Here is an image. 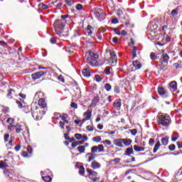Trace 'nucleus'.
Here are the masks:
<instances>
[{"mask_svg": "<svg viewBox=\"0 0 182 182\" xmlns=\"http://www.w3.org/2000/svg\"><path fill=\"white\" fill-rule=\"evenodd\" d=\"M102 144H105V146H110L112 145V141L109 139H105V141H101Z\"/></svg>", "mask_w": 182, "mask_h": 182, "instance_id": "obj_36", "label": "nucleus"}, {"mask_svg": "<svg viewBox=\"0 0 182 182\" xmlns=\"http://www.w3.org/2000/svg\"><path fill=\"white\" fill-rule=\"evenodd\" d=\"M171 16H173V18H175L176 16H177V15H178V9H175L172 10L171 12Z\"/></svg>", "mask_w": 182, "mask_h": 182, "instance_id": "obj_31", "label": "nucleus"}, {"mask_svg": "<svg viewBox=\"0 0 182 182\" xmlns=\"http://www.w3.org/2000/svg\"><path fill=\"white\" fill-rule=\"evenodd\" d=\"M87 171L89 173L90 176H93V177L97 176V172L94 171L90 168H87Z\"/></svg>", "mask_w": 182, "mask_h": 182, "instance_id": "obj_25", "label": "nucleus"}, {"mask_svg": "<svg viewBox=\"0 0 182 182\" xmlns=\"http://www.w3.org/2000/svg\"><path fill=\"white\" fill-rule=\"evenodd\" d=\"M114 107L117 109V110H120L122 107V101L120 100H116L114 102Z\"/></svg>", "mask_w": 182, "mask_h": 182, "instance_id": "obj_12", "label": "nucleus"}, {"mask_svg": "<svg viewBox=\"0 0 182 182\" xmlns=\"http://www.w3.org/2000/svg\"><path fill=\"white\" fill-rule=\"evenodd\" d=\"M16 133H21V132H23L25 130V124H20V125H17L16 127Z\"/></svg>", "mask_w": 182, "mask_h": 182, "instance_id": "obj_17", "label": "nucleus"}, {"mask_svg": "<svg viewBox=\"0 0 182 182\" xmlns=\"http://www.w3.org/2000/svg\"><path fill=\"white\" fill-rule=\"evenodd\" d=\"M168 60H170L168 55H167V53H163L159 60L160 64H157L156 68L160 69V70H163V69L166 68L167 65H168Z\"/></svg>", "mask_w": 182, "mask_h": 182, "instance_id": "obj_3", "label": "nucleus"}, {"mask_svg": "<svg viewBox=\"0 0 182 182\" xmlns=\"http://www.w3.org/2000/svg\"><path fill=\"white\" fill-rule=\"evenodd\" d=\"M110 56H111V58L112 59V60H114V62H117V55H116V52L114 51H112L110 53Z\"/></svg>", "mask_w": 182, "mask_h": 182, "instance_id": "obj_30", "label": "nucleus"}, {"mask_svg": "<svg viewBox=\"0 0 182 182\" xmlns=\"http://www.w3.org/2000/svg\"><path fill=\"white\" fill-rule=\"evenodd\" d=\"M14 150H16V151H19L21 150V144H18L15 148Z\"/></svg>", "mask_w": 182, "mask_h": 182, "instance_id": "obj_58", "label": "nucleus"}, {"mask_svg": "<svg viewBox=\"0 0 182 182\" xmlns=\"http://www.w3.org/2000/svg\"><path fill=\"white\" fill-rule=\"evenodd\" d=\"M132 140L131 139H122V144H124L127 147L130 146V144H132Z\"/></svg>", "mask_w": 182, "mask_h": 182, "instance_id": "obj_15", "label": "nucleus"}, {"mask_svg": "<svg viewBox=\"0 0 182 182\" xmlns=\"http://www.w3.org/2000/svg\"><path fill=\"white\" fill-rule=\"evenodd\" d=\"M27 154H32V147L31 146L27 147Z\"/></svg>", "mask_w": 182, "mask_h": 182, "instance_id": "obj_59", "label": "nucleus"}, {"mask_svg": "<svg viewBox=\"0 0 182 182\" xmlns=\"http://www.w3.org/2000/svg\"><path fill=\"white\" fill-rule=\"evenodd\" d=\"M130 133L132 134V136H136V134H137V129H131Z\"/></svg>", "mask_w": 182, "mask_h": 182, "instance_id": "obj_52", "label": "nucleus"}, {"mask_svg": "<svg viewBox=\"0 0 182 182\" xmlns=\"http://www.w3.org/2000/svg\"><path fill=\"white\" fill-rule=\"evenodd\" d=\"M104 87L107 92H110V90H112V85L109 83H106Z\"/></svg>", "mask_w": 182, "mask_h": 182, "instance_id": "obj_37", "label": "nucleus"}, {"mask_svg": "<svg viewBox=\"0 0 182 182\" xmlns=\"http://www.w3.org/2000/svg\"><path fill=\"white\" fill-rule=\"evenodd\" d=\"M134 150L135 151H144L145 148H144V147L139 146H137V145H134Z\"/></svg>", "mask_w": 182, "mask_h": 182, "instance_id": "obj_23", "label": "nucleus"}, {"mask_svg": "<svg viewBox=\"0 0 182 182\" xmlns=\"http://www.w3.org/2000/svg\"><path fill=\"white\" fill-rule=\"evenodd\" d=\"M91 167L93 168V170H97V168H100L102 165L100 163L97 162V161H94L91 163Z\"/></svg>", "mask_w": 182, "mask_h": 182, "instance_id": "obj_11", "label": "nucleus"}, {"mask_svg": "<svg viewBox=\"0 0 182 182\" xmlns=\"http://www.w3.org/2000/svg\"><path fill=\"white\" fill-rule=\"evenodd\" d=\"M161 146V144H160V141H158L154 146V153H157V150H159V149H160Z\"/></svg>", "mask_w": 182, "mask_h": 182, "instance_id": "obj_27", "label": "nucleus"}, {"mask_svg": "<svg viewBox=\"0 0 182 182\" xmlns=\"http://www.w3.org/2000/svg\"><path fill=\"white\" fill-rule=\"evenodd\" d=\"M85 159H87V161H88V163H90V161H93V160H95V157L93 154L90 152L86 154Z\"/></svg>", "mask_w": 182, "mask_h": 182, "instance_id": "obj_10", "label": "nucleus"}, {"mask_svg": "<svg viewBox=\"0 0 182 182\" xmlns=\"http://www.w3.org/2000/svg\"><path fill=\"white\" fill-rule=\"evenodd\" d=\"M114 92L115 93H120V87H119V86L116 85L114 88Z\"/></svg>", "mask_w": 182, "mask_h": 182, "instance_id": "obj_50", "label": "nucleus"}, {"mask_svg": "<svg viewBox=\"0 0 182 182\" xmlns=\"http://www.w3.org/2000/svg\"><path fill=\"white\" fill-rule=\"evenodd\" d=\"M133 153H134V151H133V146H132L131 148H127L125 151L126 156H130V154H133Z\"/></svg>", "mask_w": 182, "mask_h": 182, "instance_id": "obj_20", "label": "nucleus"}, {"mask_svg": "<svg viewBox=\"0 0 182 182\" xmlns=\"http://www.w3.org/2000/svg\"><path fill=\"white\" fill-rule=\"evenodd\" d=\"M87 63L90 66H92V68H96V66H99V63L96 59L92 58V57H88L87 58Z\"/></svg>", "mask_w": 182, "mask_h": 182, "instance_id": "obj_5", "label": "nucleus"}, {"mask_svg": "<svg viewBox=\"0 0 182 182\" xmlns=\"http://www.w3.org/2000/svg\"><path fill=\"white\" fill-rule=\"evenodd\" d=\"M90 58H92V59H97V58H99V55H97V54L94 53H90Z\"/></svg>", "mask_w": 182, "mask_h": 182, "instance_id": "obj_42", "label": "nucleus"}, {"mask_svg": "<svg viewBox=\"0 0 182 182\" xmlns=\"http://www.w3.org/2000/svg\"><path fill=\"white\" fill-rule=\"evenodd\" d=\"M65 2L67 5H68V6H72V5L75 4V1L73 0H65Z\"/></svg>", "mask_w": 182, "mask_h": 182, "instance_id": "obj_41", "label": "nucleus"}, {"mask_svg": "<svg viewBox=\"0 0 182 182\" xmlns=\"http://www.w3.org/2000/svg\"><path fill=\"white\" fill-rule=\"evenodd\" d=\"M161 141V144H163V146H167L168 144V136H166L162 138Z\"/></svg>", "mask_w": 182, "mask_h": 182, "instance_id": "obj_19", "label": "nucleus"}, {"mask_svg": "<svg viewBox=\"0 0 182 182\" xmlns=\"http://www.w3.org/2000/svg\"><path fill=\"white\" fill-rule=\"evenodd\" d=\"M100 100V99L99 98V96H95L92 101L90 107H95V106L97 105V103H99Z\"/></svg>", "mask_w": 182, "mask_h": 182, "instance_id": "obj_13", "label": "nucleus"}, {"mask_svg": "<svg viewBox=\"0 0 182 182\" xmlns=\"http://www.w3.org/2000/svg\"><path fill=\"white\" fill-rule=\"evenodd\" d=\"M71 107H73L74 109H77V104L75 102H72L70 105Z\"/></svg>", "mask_w": 182, "mask_h": 182, "instance_id": "obj_63", "label": "nucleus"}, {"mask_svg": "<svg viewBox=\"0 0 182 182\" xmlns=\"http://www.w3.org/2000/svg\"><path fill=\"white\" fill-rule=\"evenodd\" d=\"M50 43L55 44L56 43V38H51L50 40Z\"/></svg>", "mask_w": 182, "mask_h": 182, "instance_id": "obj_64", "label": "nucleus"}, {"mask_svg": "<svg viewBox=\"0 0 182 182\" xmlns=\"http://www.w3.org/2000/svg\"><path fill=\"white\" fill-rule=\"evenodd\" d=\"M176 144L178 146V149H182V141H177Z\"/></svg>", "mask_w": 182, "mask_h": 182, "instance_id": "obj_55", "label": "nucleus"}, {"mask_svg": "<svg viewBox=\"0 0 182 182\" xmlns=\"http://www.w3.org/2000/svg\"><path fill=\"white\" fill-rule=\"evenodd\" d=\"M158 92L162 97H168V92L164 87H159Z\"/></svg>", "mask_w": 182, "mask_h": 182, "instance_id": "obj_8", "label": "nucleus"}, {"mask_svg": "<svg viewBox=\"0 0 182 182\" xmlns=\"http://www.w3.org/2000/svg\"><path fill=\"white\" fill-rule=\"evenodd\" d=\"M86 130H87L88 132H93V127L90 125H88L86 127Z\"/></svg>", "mask_w": 182, "mask_h": 182, "instance_id": "obj_57", "label": "nucleus"}, {"mask_svg": "<svg viewBox=\"0 0 182 182\" xmlns=\"http://www.w3.org/2000/svg\"><path fill=\"white\" fill-rule=\"evenodd\" d=\"M94 14L98 21H103L105 19V11L100 8L94 9Z\"/></svg>", "mask_w": 182, "mask_h": 182, "instance_id": "obj_4", "label": "nucleus"}, {"mask_svg": "<svg viewBox=\"0 0 182 182\" xmlns=\"http://www.w3.org/2000/svg\"><path fill=\"white\" fill-rule=\"evenodd\" d=\"M80 144H83V141H77L73 142V143L71 144V147H73V149H75V147H76V146H80Z\"/></svg>", "mask_w": 182, "mask_h": 182, "instance_id": "obj_26", "label": "nucleus"}, {"mask_svg": "<svg viewBox=\"0 0 182 182\" xmlns=\"http://www.w3.org/2000/svg\"><path fill=\"white\" fill-rule=\"evenodd\" d=\"M132 65L135 68V70H138L139 69L141 68V64L140 62H139V60L133 61Z\"/></svg>", "mask_w": 182, "mask_h": 182, "instance_id": "obj_18", "label": "nucleus"}, {"mask_svg": "<svg viewBox=\"0 0 182 182\" xmlns=\"http://www.w3.org/2000/svg\"><path fill=\"white\" fill-rule=\"evenodd\" d=\"M78 151H80V153H85L86 148H85V146H80L77 148Z\"/></svg>", "mask_w": 182, "mask_h": 182, "instance_id": "obj_38", "label": "nucleus"}, {"mask_svg": "<svg viewBox=\"0 0 182 182\" xmlns=\"http://www.w3.org/2000/svg\"><path fill=\"white\" fill-rule=\"evenodd\" d=\"M15 120H14V119L12 118H9L6 121L7 123H9V124H14Z\"/></svg>", "mask_w": 182, "mask_h": 182, "instance_id": "obj_51", "label": "nucleus"}, {"mask_svg": "<svg viewBox=\"0 0 182 182\" xmlns=\"http://www.w3.org/2000/svg\"><path fill=\"white\" fill-rule=\"evenodd\" d=\"M94 139V141H95L96 143H99L100 141H102V137L100 136H95L93 138Z\"/></svg>", "mask_w": 182, "mask_h": 182, "instance_id": "obj_46", "label": "nucleus"}, {"mask_svg": "<svg viewBox=\"0 0 182 182\" xmlns=\"http://www.w3.org/2000/svg\"><path fill=\"white\" fill-rule=\"evenodd\" d=\"M42 178H43V180H44L46 182H50V181H52V178H50V176H43Z\"/></svg>", "mask_w": 182, "mask_h": 182, "instance_id": "obj_39", "label": "nucleus"}, {"mask_svg": "<svg viewBox=\"0 0 182 182\" xmlns=\"http://www.w3.org/2000/svg\"><path fill=\"white\" fill-rule=\"evenodd\" d=\"M82 75L85 77L90 76V72L87 68H85L82 70Z\"/></svg>", "mask_w": 182, "mask_h": 182, "instance_id": "obj_35", "label": "nucleus"}, {"mask_svg": "<svg viewBox=\"0 0 182 182\" xmlns=\"http://www.w3.org/2000/svg\"><path fill=\"white\" fill-rule=\"evenodd\" d=\"M58 23V29H63V28H65V23H63L60 21L59 20H56L55 21V23Z\"/></svg>", "mask_w": 182, "mask_h": 182, "instance_id": "obj_32", "label": "nucleus"}, {"mask_svg": "<svg viewBox=\"0 0 182 182\" xmlns=\"http://www.w3.org/2000/svg\"><path fill=\"white\" fill-rule=\"evenodd\" d=\"M7 92H8V93H7L8 99H11L12 98V95L15 94V90L14 89H10Z\"/></svg>", "mask_w": 182, "mask_h": 182, "instance_id": "obj_22", "label": "nucleus"}, {"mask_svg": "<svg viewBox=\"0 0 182 182\" xmlns=\"http://www.w3.org/2000/svg\"><path fill=\"white\" fill-rule=\"evenodd\" d=\"M168 149H169L170 151H174L176 150V145H174L173 144H170L168 146Z\"/></svg>", "mask_w": 182, "mask_h": 182, "instance_id": "obj_44", "label": "nucleus"}, {"mask_svg": "<svg viewBox=\"0 0 182 182\" xmlns=\"http://www.w3.org/2000/svg\"><path fill=\"white\" fill-rule=\"evenodd\" d=\"M97 149L98 150V153H103V151H105V146L102 144L97 146Z\"/></svg>", "mask_w": 182, "mask_h": 182, "instance_id": "obj_33", "label": "nucleus"}, {"mask_svg": "<svg viewBox=\"0 0 182 182\" xmlns=\"http://www.w3.org/2000/svg\"><path fill=\"white\" fill-rule=\"evenodd\" d=\"M157 123L162 130H166L171 124V118L168 114L159 115L157 117Z\"/></svg>", "mask_w": 182, "mask_h": 182, "instance_id": "obj_1", "label": "nucleus"}, {"mask_svg": "<svg viewBox=\"0 0 182 182\" xmlns=\"http://www.w3.org/2000/svg\"><path fill=\"white\" fill-rule=\"evenodd\" d=\"M9 140V134H6L4 135V141L5 143H6V141H8Z\"/></svg>", "mask_w": 182, "mask_h": 182, "instance_id": "obj_54", "label": "nucleus"}, {"mask_svg": "<svg viewBox=\"0 0 182 182\" xmlns=\"http://www.w3.org/2000/svg\"><path fill=\"white\" fill-rule=\"evenodd\" d=\"M178 139V134L177 132H173L171 136V141H177Z\"/></svg>", "mask_w": 182, "mask_h": 182, "instance_id": "obj_24", "label": "nucleus"}, {"mask_svg": "<svg viewBox=\"0 0 182 182\" xmlns=\"http://www.w3.org/2000/svg\"><path fill=\"white\" fill-rule=\"evenodd\" d=\"M7 167H9L8 163L4 162V161H0V168H6Z\"/></svg>", "mask_w": 182, "mask_h": 182, "instance_id": "obj_28", "label": "nucleus"}, {"mask_svg": "<svg viewBox=\"0 0 182 182\" xmlns=\"http://www.w3.org/2000/svg\"><path fill=\"white\" fill-rule=\"evenodd\" d=\"M93 31H95V28L92 27V26L88 25L87 26V32L88 36H93Z\"/></svg>", "mask_w": 182, "mask_h": 182, "instance_id": "obj_16", "label": "nucleus"}, {"mask_svg": "<svg viewBox=\"0 0 182 182\" xmlns=\"http://www.w3.org/2000/svg\"><path fill=\"white\" fill-rule=\"evenodd\" d=\"M150 58L152 60H156L157 59V55H156V54H154V53H151L150 54Z\"/></svg>", "mask_w": 182, "mask_h": 182, "instance_id": "obj_45", "label": "nucleus"}, {"mask_svg": "<svg viewBox=\"0 0 182 182\" xmlns=\"http://www.w3.org/2000/svg\"><path fill=\"white\" fill-rule=\"evenodd\" d=\"M43 75H45V72L39 71V72L33 73L31 75V77H32V79H33V80H36L37 79H41V77H42V76H43Z\"/></svg>", "mask_w": 182, "mask_h": 182, "instance_id": "obj_6", "label": "nucleus"}, {"mask_svg": "<svg viewBox=\"0 0 182 182\" xmlns=\"http://www.w3.org/2000/svg\"><path fill=\"white\" fill-rule=\"evenodd\" d=\"M136 52H137V48L136 46H134L132 51V59H134V58H136V56H137Z\"/></svg>", "mask_w": 182, "mask_h": 182, "instance_id": "obj_34", "label": "nucleus"}, {"mask_svg": "<svg viewBox=\"0 0 182 182\" xmlns=\"http://www.w3.org/2000/svg\"><path fill=\"white\" fill-rule=\"evenodd\" d=\"M58 80L60 82H62V83H65V78H63V77H62V75L58 77Z\"/></svg>", "mask_w": 182, "mask_h": 182, "instance_id": "obj_62", "label": "nucleus"}, {"mask_svg": "<svg viewBox=\"0 0 182 182\" xmlns=\"http://www.w3.org/2000/svg\"><path fill=\"white\" fill-rule=\"evenodd\" d=\"M79 173L81 175L85 174V168L83 166L80 167Z\"/></svg>", "mask_w": 182, "mask_h": 182, "instance_id": "obj_53", "label": "nucleus"}, {"mask_svg": "<svg viewBox=\"0 0 182 182\" xmlns=\"http://www.w3.org/2000/svg\"><path fill=\"white\" fill-rule=\"evenodd\" d=\"M113 144L115 146H117V147H124V146H123V139H114L113 141Z\"/></svg>", "mask_w": 182, "mask_h": 182, "instance_id": "obj_9", "label": "nucleus"}, {"mask_svg": "<svg viewBox=\"0 0 182 182\" xmlns=\"http://www.w3.org/2000/svg\"><path fill=\"white\" fill-rule=\"evenodd\" d=\"M46 113V111L41 109L36 104L31 105V114L35 120H42Z\"/></svg>", "mask_w": 182, "mask_h": 182, "instance_id": "obj_2", "label": "nucleus"}, {"mask_svg": "<svg viewBox=\"0 0 182 182\" xmlns=\"http://www.w3.org/2000/svg\"><path fill=\"white\" fill-rule=\"evenodd\" d=\"M83 8V5L78 4L76 5L75 9L77 11H81V9Z\"/></svg>", "mask_w": 182, "mask_h": 182, "instance_id": "obj_49", "label": "nucleus"}, {"mask_svg": "<svg viewBox=\"0 0 182 182\" xmlns=\"http://www.w3.org/2000/svg\"><path fill=\"white\" fill-rule=\"evenodd\" d=\"M91 153L92 154H94L95 153H98L97 146H92V148H91Z\"/></svg>", "mask_w": 182, "mask_h": 182, "instance_id": "obj_40", "label": "nucleus"}, {"mask_svg": "<svg viewBox=\"0 0 182 182\" xmlns=\"http://www.w3.org/2000/svg\"><path fill=\"white\" fill-rule=\"evenodd\" d=\"M169 86L172 92H176V90H177V82L176 81L171 82L169 83Z\"/></svg>", "mask_w": 182, "mask_h": 182, "instance_id": "obj_14", "label": "nucleus"}, {"mask_svg": "<svg viewBox=\"0 0 182 182\" xmlns=\"http://www.w3.org/2000/svg\"><path fill=\"white\" fill-rule=\"evenodd\" d=\"M41 9H43V10L48 9V5H46V4H41Z\"/></svg>", "mask_w": 182, "mask_h": 182, "instance_id": "obj_60", "label": "nucleus"}, {"mask_svg": "<svg viewBox=\"0 0 182 182\" xmlns=\"http://www.w3.org/2000/svg\"><path fill=\"white\" fill-rule=\"evenodd\" d=\"M110 69H112V67H106L105 69V73H106V75H110Z\"/></svg>", "mask_w": 182, "mask_h": 182, "instance_id": "obj_43", "label": "nucleus"}, {"mask_svg": "<svg viewBox=\"0 0 182 182\" xmlns=\"http://www.w3.org/2000/svg\"><path fill=\"white\" fill-rule=\"evenodd\" d=\"M38 105L40 106L39 108L41 109V110H45L46 109V106H48L46 103V100H45V98H41L38 100Z\"/></svg>", "mask_w": 182, "mask_h": 182, "instance_id": "obj_7", "label": "nucleus"}, {"mask_svg": "<svg viewBox=\"0 0 182 182\" xmlns=\"http://www.w3.org/2000/svg\"><path fill=\"white\" fill-rule=\"evenodd\" d=\"M154 142H155L154 139L151 138L149 141V146H153V144H154Z\"/></svg>", "mask_w": 182, "mask_h": 182, "instance_id": "obj_56", "label": "nucleus"}, {"mask_svg": "<svg viewBox=\"0 0 182 182\" xmlns=\"http://www.w3.org/2000/svg\"><path fill=\"white\" fill-rule=\"evenodd\" d=\"M173 66L176 68V69H182L181 61L178 60L177 63L173 64Z\"/></svg>", "mask_w": 182, "mask_h": 182, "instance_id": "obj_29", "label": "nucleus"}, {"mask_svg": "<svg viewBox=\"0 0 182 182\" xmlns=\"http://www.w3.org/2000/svg\"><path fill=\"white\" fill-rule=\"evenodd\" d=\"M75 139H77V140H82V139L83 138V136L80 134H75Z\"/></svg>", "mask_w": 182, "mask_h": 182, "instance_id": "obj_47", "label": "nucleus"}, {"mask_svg": "<svg viewBox=\"0 0 182 182\" xmlns=\"http://www.w3.org/2000/svg\"><path fill=\"white\" fill-rule=\"evenodd\" d=\"M95 79L97 82H102V77L99 75H95Z\"/></svg>", "mask_w": 182, "mask_h": 182, "instance_id": "obj_48", "label": "nucleus"}, {"mask_svg": "<svg viewBox=\"0 0 182 182\" xmlns=\"http://www.w3.org/2000/svg\"><path fill=\"white\" fill-rule=\"evenodd\" d=\"M16 102L18 105V107H20V109H22V107H23L22 102H20L19 100H16Z\"/></svg>", "mask_w": 182, "mask_h": 182, "instance_id": "obj_61", "label": "nucleus"}, {"mask_svg": "<svg viewBox=\"0 0 182 182\" xmlns=\"http://www.w3.org/2000/svg\"><path fill=\"white\" fill-rule=\"evenodd\" d=\"M84 116L85 117L86 120H90V117H92V112L90 110H87L84 113Z\"/></svg>", "mask_w": 182, "mask_h": 182, "instance_id": "obj_21", "label": "nucleus"}]
</instances>
